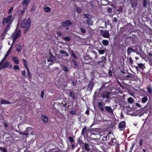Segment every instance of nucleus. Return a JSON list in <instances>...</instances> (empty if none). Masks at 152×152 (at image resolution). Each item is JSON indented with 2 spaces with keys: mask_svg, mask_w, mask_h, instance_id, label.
Segmentation results:
<instances>
[{
  "mask_svg": "<svg viewBox=\"0 0 152 152\" xmlns=\"http://www.w3.org/2000/svg\"><path fill=\"white\" fill-rule=\"evenodd\" d=\"M105 109L106 111L110 113H113V111L111 108L108 106L105 107Z\"/></svg>",
  "mask_w": 152,
  "mask_h": 152,
  "instance_id": "f3484780",
  "label": "nucleus"
},
{
  "mask_svg": "<svg viewBox=\"0 0 152 152\" xmlns=\"http://www.w3.org/2000/svg\"><path fill=\"white\" fill-rule=\"evenodd\" d=\"M61 66L62 68V70L64 72L67 73L68 72L69 70L68 68L65 65H62Z\"/></svg>",
  "mask_w": 152,
  "mask_h": 152,
  "instance_id": "cd10ccee",
  "label": "nucleus"
},
{
  "mask_svg": "<svg viewBox=\"0 0 152 152\" xmlns=\"http://www.w3.org/2000/svg\"><path fill=\"white\" fill-rule=\"evenodd\" d=\"M11 24H7L4 30L7 32L10 29Z\"/></svg>",
  "mask_w": 152,
  "mask_h": 152,
  "instance_id": "473e14b6",
  "label": "nucleus"
},
{
  "mask_svg": "<svg viewBox=\"0 0 152 152\" xmlns=\"http://www.w3.org/2000/svg\"><path fill=\"white\" fill-rule=\"evenodd\" d=\"M148 2L147 0H143L142 6L144 7H145L148 4Z\"/></svg>",
  "mask_w": 152,
  "mask_h": 152,
  "instance_id": "58836bf2",
  "label": "nucleus"
},
{
  "mask_svg": "<svg viewBox=\"0 0 152 152\" xmlns=\"http://www.w3.org/2000/svg\"><path fill=\"white\" fill-rule=\"evenodd\" d=\"M105 52V51L104 50H101L99 51V53L100 54H103Z\"/></svg>",
  "mask_w": 152,
  "mask_h": 152,
  "instance_id": "5fc2aeb1",
  "label": "nucleus"
},
{
  "mask_svg": "<svg viewBox=\"0 0 152 152\" xmlns=\"http://www.w3.org/2000/svg\"><path fill=\"white\" fill-rule=\"evenodd\" d=\"M102 44L105 46H107L109 44V42L106 39L103 40L102 42Z\"/></svg>",
  "mask_w": 152,
  "mask_h": 152,
  "instance_id": "a878e982",
  "label": "nucleus"
},
{
  "mask_svg": "<svg viewBox=\"0 0 152 152\" xmlns=\"http://www.w3.org/2000/svg\"><path fill=\"white\" fill-rule=\"evenodd\" d=\"M7 31H5L4 30V31H3V33H2V34H1V36L5 37V36H6V34L7 33Z\"/></svg>",
  "mask_w": 152,
  "mask_h": 152,
  "instance_id": "774afa93",
  "label": "nucleus"
},
{
  "mask_svg": "<svg viewBox=\"0 0 152 152\" xmlns=\"http://www.w3.org/2000/svg\"><path fill=\"white\" fill-rule=\"evenodd\" d=\"M31 20L30 18H28L27 20H23L21 24V28H24L23 33H26L29 29L31 24Z\"/></svg>",
  "mask_w": 152,
  "mask_h": 152,
  "instance_id": "f257e3e1",
  "label": "nucleus"
},
{
  "mask_svg": "<svg viewBox=\"0 0 152 152\" xmlns=\"http://www.w3.org/2000/svg\"><path fill=\"white\" fill-rule=\"evenodd\" d=\"M82 143H83L84 145V147L85 148V150L87 151H89L90 149V148L89 145L87 143H83V142H81Z\"/></svg>",
  "mask_w": 152,
  "mask_h": 152,
  "instance_id": "6ab92c4d",
  "label": "nucleus"
},
{
  "mask_svg": "<svg viewBox=\"0 0 152 152\" xmlns=\"http://www.w3.org/2000/svg\"><path fill=\"white\" fill-rule=\"evenodd\" d=\"M84 17L88 19L91 18V16L88 14H84L83 15Z\"/></svg>",
  "mask_w": 152,
  "mask_h": 152,
  "instance_id": "a19ab883",
  "label": "nucleus"
},
{
  "mask_svg": "<svg viewBox=\"0 0 152 152\" xmlns=\"http://www.w3.org/2000/svg\"><path fill=\"white\" fill-rule=\"evenodd\" d=\"M59 53L61 54H64V56H68L69 55L67 52L62 50H60L59 51Z\"/></svg>",
  "mask_w": 152,
  "mask_h": 152,
  "instance_id": "393cba45",
  "label": "nucleus"
},
{
  "mask_svg": "<svg viewBox=\"0 0 152 152\" xmlns=\"http://www.w3.org/2000/svg\"><path fill=\"white\" fill-rule=\"evenodd\" d=\"M143 143V139H141L139 140V145L140 147H141L142 145V144Z\"/></svg>",
  "mask_w": 152,
  "mask_h": 152,
  "instance_id": "6e6d98bb",
  "label": "nucleus"
},
{
  "mask_svg": "<svg viewBox=\"0 0 152 152\" xmlns=\"http://www.w3.org/2000/svg\"><path fill=\"white\" fill-rule=\"evenodd\" d=\"M22 75L24 77H26V72L25 70L23 71L22 73Z\"/></svg>",
  "mask_w": 152,
  "mask_h": 152,
  "instance_id": "69168bd1",
  "label": "nucleus"
},
{
  "mask_svg": "<svg viewBox=\"0 0 152 152\" xmlns=\"http://www.w3.org/2000/svg\"><path fill=\"white\" fill-rule=\"evenodd\" d=\"M56 59V57L54 56L51 57H50L49 60L48 59V61H50L52 62L54 61Z\"/></svg>",
  "mask_w": 152,
  "mask_h": 152,
  "instance_id": "ea45409f",
  "label": "nucleus"
},
{
  "mask_svg": "<svg viewBox=\"0 0 152 152\" xmlns=\"http://www.w3.org/2000/svg\"><path fill=\"white\" fill-rule=\"evenodd\" d=\"M14 18H13L12 15H9L7 17L4 18L2 20V25H4L5 24H11Z\"/></svg>",
  "mask_w": 152,
  "mask_h": 152,
  "instance_id": "f03ea898",
  "label": "nucleus"
},
{
  "mask_svg": "<svg viewBox=\"0 0 152 152\" xmlns=\"http://www.w3.org/2000/svg\"><path fill=\"white\" fill-rule=\"evenodd\" d=\"M132 145L131 146V147L130 148V150L129 151V152H131L134 146V145H135V143L133 142L132 143Z\"/></svg>",
  "mask_w": 152,
  "mask_h": 152,
  "instance_id": "09e8293b",
  "label": "nucleus"
},
{
  "mask_svg": "<svg viewBox=\"0 0 152 152\" xmlns=\"http://www.w3.org/2000/svg\"><path fill=\"white\" fill-rule=\"evenodd\" d=\"M111 141L109 142V144L111 145L115 146L117 147L119 145L118 142L116 140L115 138H112L111 139Z\"/></svg>",
  "mask_w": 152,
  "mask_h": 152,
  "instance_id": "0eeeda50",
  "label": "nucleus"
},
{
  "mask_svg": "<svg viewBox=\"0 0 152 152\" xmlns=\"http://www.w3.org/2000/svg\"><path fill=\"white\" fill-rule=\"evenodd\" d=\"M61 26L60 27V28L69 26L71 25L72 24V23L70 20H67L62 22L61 23Z\"/></svg>",
  "mask_w": 152,
  "mask_h": 152,
  "instance_id": "423d86ee",
  "label": "nucleus"
},
{
  "mask_svg": "<svg viewBox=\"0 0 152 152\" xmlns=\"http://www.w3.org/2000/svg\"><path fill=\"white\" fill-rule=\"evenodd\" d=\"M55 105H56V104H55L54 103V104L53 107V110H55V113H58L59 112V111L58 109H56V107H55Z\"/></svg>",
  "mask_w": 152,
  "mask_h": 152,
  "instance_id": "8fccbe9b",
  "label": "nucleus"
},
{
  "mask_svg": "<svg viewBox=\"0 0 152 152\" xmlns=\"http://www.w3.org/2000/svg\"><path fill=\"white\" fill-rule=\"evenodd\" d=\"M0 103L1 104H9L11 103V102L4 99L1 100Z\"/></svg>",
  "mask_w": 152,
  "mask_h": 152,
  "instance_id": "412c9836",
  "label": "nucleus"
},
{
  "mask_svg": "<svg viewBox=\"0 0 152 152\" xmlns=\"http://www.w3.org/2000/svg\"><path fill=\"white\" fill-rule=\"evenodd\" d=\"M10 65V63L8 61H6L4 62L2 66L0 67V70L3 69L7 68Z\"/></svg>",
  "mask_w": 152,
  "mask_h": 152,
  "instance_id": "f8f14e48",
  "label": "nucleus"
},
{
  "mask_svg": "<svg viewBox=\"0 0 152 152\" xmlns=\"http://www.w3.org/2000/svg\"><path fill=\"white\" fill-rule=\"evenodd\" d=\"M118 128L121 130H123L126 127V123L125 121H123L120 122L118 125Z\"/></svg>",
  "mask_w": 152,
  "mask_h": 152,
  "instance_id": "9d476101",
  "label": "nucleus"
},
{
  "mask_svg": "<svg viewBox=\"0 0 152 152\" xmlns=\"http://www.w3.org/2000/svg\"><path fill=\"white\" fill-rule=\"evenodd\" d=\"M69 98L73 100L75 99L76 97V93L73 90H69Z\"/></svg>",
  "mask_w": 152,
  "mask_h": 152,
  "instance_id": "9b49d317",
  "label": "nucleus"
},
{
  "mask_svg": "<svg viewBox=\"0 0 152 152\" xmlns=\"http://www.w3.org/2000/svg\"><path fill=\"white\" fill-rule=\"evenodd\" d=\"M12 60L14 61L15 64H19V60L17 57L13 56L12 58Z\"/></svg>",
  "mask_w": 152,
  "mask_h": 152,
  "instance_id": "2f4dec72",
  "label": "nucleus"
},
{
  "mask_svg": "<svg viewBox=\"0 0 152 152\" xmlns=\"http://www.w3.org/2000/svg\"><path fill=\"white\" fill-rule=\"evenodd\" d=\"M140 56L142 59H143L146 58V56L145 54H141Z\"/></svg>",
  "mask_w": 152,
  "mask_h": 152,
  "instance_id": "680f3d73",
  "label": "nucleus"
},
{
  "mask_svg": "<svg viewBox=\"0 0 152 152\" xmlns=\"http://www.w3.org/2000/svg\"><path fill=\"white\" fill-rule=\"evenodd\" d=\"M110 94L107 91H104L103 92L101 95V97L103 99H106L107 100H106L105 102H107V100L109 99V96L110 95Z\"/></svg>",
  "mask_w": 152,
  "mask_h": 152,
  "instance_id": "1a4fd4ad",
  "label": "nucleus"
},
{
  "mask_svg": "<svg viewBox=\"0 0 152 152\" xmlns=\"http://www.w3.org/2000/svg\"><path fill=\"white\" fill-rule=\"evenodd\" d=\"M127 101H128V102L130 104L134 102V99H133L131 97L129 98L128 99Z\"/></svg>",
  "mask_w": 152,
  "mask_h": 152,
  "instance_id": "37998d69",
  "label": "nucleus"
},
{
  "mask_svg": "<svg viewBox=\"0 0 152 152\" xmlns=\"http://www.w3.org/2000/svg\"><path fill=\"white\" fill-rule=\"evenodd\" d=\"M86 22L87 24L89 26H92L93 25V22L91 18L86 20Z\"/></svg>",
  "mask_w": 152,
  "mask_h": 152,
  "instance_id": "c756f323",
  "label": "nucleus"
},
{
  "mask_svg": "<svg viewBox=\"0 0 152 152\" xmlns=\"http://www.w3.org/2000/svg\"><path fill=\"white\" fill-rule=\"evenodd\" d=\"M69 139L71 143L73 142L74 141V139L71 136L69 137Z\"/></svg>",
  "mask_w": 152,
  "mask_h": 152,
  "instance_id": "052dcab7",
  "label": "nucleus"
},
{
  "mask_svg": "<svg viewBox=\"0 0 152 152\" xmlns=\"http://www.w3.org/2000/svg\"><path fill=\"white\" fill-rule=\"evenodd\" d=\"M106 87L104 85H103L99 89V92L101 91L103 88L105 89H106Z\"/></svg>",
  "mask_w": 152,
  "mask_h": 152,
  "instance_id": "4d7b16f0",
  "label": "nucleus"
},
{
  "mask_svg": "<svg viewBox=\"0 0 152 152\" xmlns=\"http://www.w3.org/2000/svg\"><path fill=\"white\" fill-rule=\"evenodd\" d=\"M0 150L3 152H7V149L5 148H3L2 147H0Z\"/></svg>",
  "mask_w": 152,
  "mask_h": 152,
  "instance_id": "864d4df0",
  "label": "nucleus"
},
{
  "mask_svg": "<svg viewBox=\"0 0 152 152\" xmlns=\"http://www.w3.org/2000/svg\"><path fill=\"white\" fill-rule=\"evenodd\" d=\"M22 60L23 61V65L25 68L26 69L28 68V63L27 60L24 58H23L22 59Z\"/></svg>",
  "mask_w": 152,
  "mask_h": 152,
  "instance_id": "4be33fe9",
  "label": "nucleus"
},
{
  "mask_svg": "<svg viewBox=\"0 0 152 152\" xmlns=\"http://www.w3.org/2000/svg\"><path fill=\"white\" fill-rule=\"evenodd\" d=\"M16 50L18 53L20 52L22 50L21 46L19 44L17 45L16 46Z\"/></svg>",
  "mask_w": 152,
  "mask_h": 152,
  "instance_id": "a211bd4d",
  "label": "nucleus"
},
{
  "mask_svg": "<svg viewBox=\"0 0 152 152\" xmlns=\"http://www.w3.org/2000/svg\"><path fill=\"white\" fill-rule=\"evenodd\" d=\"M32 128L31 127H27L25 131L27 133H24L23 135H25V137L26 138L28 137L29 135L28 132H30V131H31L32 130Z\"/></svg>",
  "mask_w": 152,
  "mask_h": 152,
  "instance_id": "ddd939ff",
  "label": "nucleus"
},
{
  "mask_svg": "<svg viewBox=\"0 0 152 152\" xmlns=\"http://www.w3.org/2000/svg\"><path fill=\"white\" fill-rule=\"evenodd\" d=\"M26 69H27V77L29 79H30L31 78L32 76L31 75V73L30 72V70L28 68Z\"/></svg>",
  "mask_w": 152,
  "mask_h": 152,
  "instance_id": "e433bc0d",
  "label": "nucleus"
},
{
  "mask_svg": "<svg viewBox=\"0 0 152 152\" xmlns=\"http://www.w3.org/2000/svg\"><path fill=\"white\" fill-rule=\"evenodd\" d=\"M21 31L20 30H19L16 33H13L11 36V37L12 39V44H13L16 41L17 39L19 38L21 35Z\"/></svg>",
  "mask_w": 152,
  "mask_h": 152,
  "instance_id": "7ed1b4c3",
  "label": "nucleus"
},
{
  "mask_svg": "<svg viewBox=\"0 0 152 152\" xmlns=\"http://www.w3.org/2000/svg\"><path fill=\"white\" fill-rule=\"evenodd\" d=\"M76 10L77 12L79 13H81L82 12L81 9L78 7H77Z\"/></svg>",
  "mask_w": 152,
  "mask_h": 152,
  "instance_id": "13d9d810",
  "label": "nucleus"
},
{
  "mask_svg": "<svg viewBox=\"0 0 152 152\" xmlns=\"http://www.w3.org/2000/svg\"><path fill=\"white\" fill-rule=\"evenodd\" d=\"M148 100V97L146 96H145L142 98L141 102L142 103H144L147 101Z\"/></svg>",
  "mask_w": 152,
  "mask_h": 152,
  "instance_id": "c85d7f7f",
  "label": "nucleus"
},
{
  "mask_svg": "<svg viewBox=\"0 0 152 152\" xmlns=\"http://www.w3.org/2000/svg\"><path fill=\"white\" fill-rule=\"evenodd\" d=\"M55 104L59 106H62V105L61 104H63V106L65 107L68 108L69 107V105H67V104L66 102H65L64 104H63L62 102L61 103L58 102H55Z\"/></svg>",
  "mask_w": 152,
  "mask_h": 152,
  "instance_id": "dca6fc26",
  "label": "nucleus"
},
{
  "mask_svg": "<svg viewBox=\"0 0 152 152\" xmlns=\"http://www.w3.org/2000/svg\"><path fill=\"white\" fill-rule=\"evenodd\" d=\"M98 105L99 106V107L100 110L102 111H104V108L103 106V105H102V103L101 102H99L98 103Z\"/></svg>",
  "mask_w": 152,
  "mask_h": 152,
  "instance_id": "72a5a7b5",
  "label": "nucleus"
},
{
  "mask_svg": "<svg viewBox=\"0 0 152 152\" xmlns=\"http://www.w3.org/2000/svg\"><path fill=\"white\" fill-rule=\"evenodd\" d=\"M101 60H100L97 62L99 64L100 63L103 62L105 63V61H106L107 58L105 57L104 56H102L101 57Z\"/></svg>",
  "mask_w": 152,
  "mask_h": 152,
  "instance_id": "aec40b11",
  "label": "nucleus"
},
{
  "mask_svg": "<svg viewBox=\"0 0 152 152\" xmlns=\"http://www.w3.org/2000/svg\"><path fill=\"white\" fill-rule=\"evenodd\" d=\"M83 58L86 60L88 61H91L92 59L91 57H90L89 55H85L84 57Z\"/></svg>",
  "mask_w": 152,
  "mask_h": 152,
  "instance_id": "7c9ffc66",
  "label": "nucleus"
},
{
  "mask_svg": "<svg viewBox=\"0 0 152 152\" xmlns=\"http://www.w3.org/2000/svg\"><path fill=\"white\" fill-rule=\"evenodd\" d=\"M80 30L81 32L83 33H85L86 32V30L85 29L83 28H81Z\"/></svg>",
  "mask_w": 152,
  "mask_h": 152,
  "instance_id": "0e129e2a",
  "label": "nucleus"
},
{
  "mask_svg": "<svg viewBox=\"0 0 152 152\" xmlns=\"http://www.w3.org/2000/svg\"><path fill=\"white\" fill-rule=\"evenodd\" d=\"M76 111L75 110H72L70 112V113L72 115H76Z\"/></svg>",
  "mask_w": 152,
  "mask_h": 152,
  "instance_id": "e2e57ef3",
  "label": "nucleus"
},
{
  "mask_svg": "<svg viewBox=\"0 0 152 152\" xmlns=\"http://www.w3.org/2000/svg\"><path fill=\"white\" fill-rule=\"evenodd\" d=\"M134 52V50L131 47H129L127 49V53L128 54L130 55L132 52Z\"/></svg>",
  "mask_w": 152,
  "mask_h": 152,
  "instance_id": "bb28decb",
  "label": "nucleus"
},
{
  "mask_svg": "<svg viewBox=\"0 0 152 152\" xmlns=\"http://www.w3.org/2000/svg\"><path fill=\"white\" fill-rule=\"evenodd\" d=\"M11 47H12L11 46L10 48L9 49V50L6 53V54L5 55V56H4V57L3 58H5L6 59L7 58L8 56L9 55V53H10V52L11 49Z\"/></svg>",
  "mask_w": 152,
  "mask_h": 152,
  "instance_id": "a18cd8bd",
  "label": "nucleus"
},
{
  "mask_svg": "<svg viewBox=\"0 0 152 152\" xmlns=\"http://www.w3.org/2000/svg\"><path fill=\"white\" fill-rule=\"evenodd\" d=\"M135 38L132 37H128L125 38V43L127 44H133L134 43Z\"/></svg>",
  "mask_w": 152,
  "mask_h": 152,
  "instance_id": "20e7f679",
  "label": "nucleus"
},
{
  "mask_svg": "<svg viewBox=\"0 0 152 152\" xmlns=\"http://www.w3.org/2000/svg\"><path fill=\"white\" fill-rule=\"evenodd\" d=\"M147 92L150 94L151 95H152V90L151 85H149L147 87Z\"/></svg>",
  "mask_w": 152,
  "mask_h": 152,
  "instance_id": "5701e85b",
  "label": "nucleus"
},
{
  "mask_svg": "<svg viewBox=\"0 0 152 152\" xmlns=\"http://www.w3.org/2000/svg\"><path fill=\"white\" fill-rule=\"evenodd\" d=\"M118 48L122 50H124L126 48V46L124 44L120 45L118 46Z\"/></svg>",
  "mask_w": 152,
  "mask_h": 152,
  "instance_id": "b1692460",
  "label": "nucleus"
},
{
  "mask_svg": "<svg viewBox=\"0 0 152 152\" xmlns=\"http://www.w3.org/2000/svg\"><path fill=\"white\" fill-rule=\"evenodd\" d=\"M71 39V38L70 37H64V40L65 41L68 42Z\"/></svg>",
  "mask_w": 152,
  "mask_h": 152,
  "instance_id": "49530a36",
  "label": "nucleus"
},
{
  "mask_svg": "<svg viewBox=\"0 0 152 152\" xmlns=\"http://www.w3.org/2000/svg\"><path fill=\"white\" fill-rule=\"evenodd\" d=\"M101 35L104 38H109L110 34L108 31L101 30L100 31Z\"/></svg>",
  "mask_w": 152,
  "mask_h": 152,
  "instance_id": "6e6552de",
  "label": "nucleus"
},
{
  "mask_svg": "<svg viewBox=\"0 0 152 152\" xmlns=\"http://www.w3.org/2000/svg\"><path fill=\"white\" fill-rule=\"evenodd\" d=\"M94 85L95 84L94 82V80L92 79L91 80L87 86V90L91 92Z\"/></svg>",
  "mask_w": 152,
  "mask_h": 152,
  "instance_id": "39448f33",
  "label": "nucleus"
},
{
  "mask_svg": "<svg viewBox=\"0 0 152 152\" xmlns=\"http://www.w3.org/2000/svg\"><path fill=\"white\" fill-rule=\"evenodd\" d=\"M44 10L46 12H49L50 11L51 9L49 7H45Z\"/></svg>",
  "mask_w": 152,
  "mask_h": 152,
  "instance_id": "3c124183",
  "label": "nucleus"
},
{
  "mask_svg": "<svg viewBox=\"0 0 152 152\" xmlns=\"http://www.w3.org/2000/svg\"><path fill=\"white\" fill-rule=\"evenodd\" d=\"M138 65L140 68L142 70L144 69L145 68V66L143 64L140 63L138 64Z\"/></svg>",
  "mask_w": 152,
  "mask_h": 152,
  "instance_id": "f704fd0d",
  "label": "nucleus"
},
{
  "mask_svg": "<svg viewBox=\"0 0 152 152\" xmlns=\"http://www.w3.org/2000/svg\"><path fill=\"white\" fill-rule=\"evenodd\" d=\"M13 8L12 7H11L8 10L7 13L9 14H10L13 10Z\"/></svg>",
  "mask_w": 152,
  "mask_h": 152,
  "instance_id": "603ef678",
  "label": "nucleus"
},
{
  "mask_svg": "<svg viewBox=\"0 0 152 152\" xmlns=\"http://www.w3.org/2000/svg\"><path fill=\"white\" fill-rule=\"evenodd\" d=\"M11 138L10 137H6L5 139V142L8 143L10 142V138Z\"/></svg>",
  "mask_w": 152,
  "mask_h": 152,
  "instance_id": "de8ad7c7",
  "label": "nucleus"
},
{
  "mask_svg": "<svg viewBox=\"0 0 152 152\" xmlns=\"http://www.w3.org/2000/svg\"><path fill=\"white\" fill-rule=\"evenodd\" d=\"M87 132V127H84L82 129V132L81 133V135H84Z\"/></svg>",
  "mask_w": 152,
  "mask_h": 152,
  "instance_id": "4c0bfd02",
  "label": "nucleus"
},
{
  "mask_svg": "<svg viewBox=\"0 0 152 152\" xmlns=\"http://www.w3.org/2000/svg\"><path fill=\"white\" fill-rule=\"evenodd\" d=\"M111 133L110 132L108 134L106 135V137L107 138V140H111V139H112V138L110 136Z\"/></svg>",
  "mask_w": 152,
  "mask_h": 152,
  "instance_id": "79ce46f5",
  "label": "nucleus"
},
{
  "mask_svg": "<svg viewBox=\"0 0 152 152\" xmlns=\"http://www.w3.org/2000/svg\"><path fill=\"white\" fill-rule=\"evenodd\" d=\"M14 69L15 70H19L20 69V68L19 66H18L17 65H14Z\"/></svg>",
  "mask_w": 152,
  "mask_h": 152,
  "instance_id": "bf43d9fd",
  "label": "nucleus"
},
{
  "mask_svg": "<svg viewBox=\"0 0 152 152\" xmlns=\"http://www.w3.org/2000/svg\"><path fill=\"white\" fill-rule=\"evenodd\" d=\"M137 4V0H132L131 4L132 7L133 8L135 7Z\"/></svg>",
  "mask_w": 152,
  "mask_h": 152,
  "instance_id": "2eb2a0df",
  "label": "nucleus"
},
{
  "mask_svg": "<svg viewBox=\"0 0 152 152\" xmlns=\"http://www.w3.org/2000/svg\"><path fill=\"white\" fill-rule=\"evenodd\" d=\"M44 91L43 90L41 91V96L42 97V99H43L44 98Z\"/></svg>",
  "mask_w": 152,
  "mask_h": 152,
  "instance_id": "338daca9",
  "label": "nucleus"
},
{
  "mask_svg": "<svg viewBox=\"0 0 152 152\" xmlns=\"http://www.w3.org/2000/svg\"><path fill=\"white\" fill-rule=\"evenodd\" d=\"M71 54L72 55L73 57L75 59H77L78 58L77 56L74 53L73 51L72 50H71Z\"/></svg>",
  "mask_w": 152,
  "mask_h": 152,
  "instance_id": "c03bdc74",
  "label": "nucleus"
},
{
  "mask_svg": "<svg viewBox=\"0 0 152 152\" xmlns=\"http://www.w3.org/2000/svg\"><path fill=\"white\" fill-rule=\"evenodd\" d=\"M30 0H26V1H23L22 4L24 6H26L30 2Z\"/></svg>",
  "mask_w": 152,
  "mask_h": 152,
  "instance_id": "c9c22d12",
  "label": "nucleus"
},
{
  "mask_svg": "<svg viewBox=\"0 0 152 152\" xmlns=\"http://www.w3.org/2000/svg\"><path fill=\"white\" fill-rule=\"evenodd\" d=\"M41 118L45 124H47L48 122V117L45 115H41Z\"/></svg>",
  "mask_w": 152,
  "mask_h": 152,
  "instance_id": "4468645a",
  "label": "nucleus"
}]
</instances>
